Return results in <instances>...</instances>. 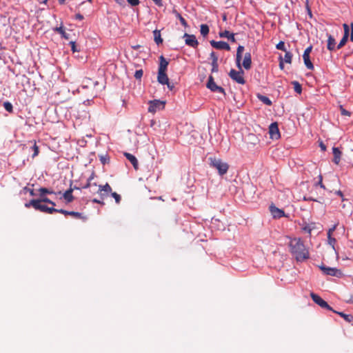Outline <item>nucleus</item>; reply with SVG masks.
<instances>
[{
  "label": "nucleus",
  "mask_w": 353,
  "mask_h": 353,
  "mask_svg": "<svg viewBox=\"0 0 353 353\" xmlns=\"http://www.w3.org/2000/svg\"><path fill=\"white\" fill-rule=\"evenodd\" d=\"M290 252L298 261H303L309 259L310 254L305 247L303 241L298 238L292 239L289 244Z\"/></svg>",
  "instance_id": "obj_1"
},
{
  "label": "nucleus",
  "mask_w": 353,
  "mask_h": 353,
  "mask_svg": "<svg viewBox=\"0 0 353 353\" xmlns=\"http://www.w3.org/2000/svg\"><path fill=\"white\" fill-rule=\"evenodd\" d=\"M210 166L216 168L220 175H223L228 172L229 165L221 159L210 157Z\"/></svg>",
  "instance_id": "obj_2"
},
{
  "label": "nucleus",
  "mask_w": 353,
  "mask_h": 353,
  "mask_svg": "<svg viewBox=\"0 0 353 353\" xmlns=\"http://www.w3.org/2000/svg\"><path fill=\"white\" fill-rule=\"evenodd\" d=\"M239 71H236L234 69H231L229 72L230 77L236 83L239 84H245V81L243 77V71L241 70V68Z\"/></svg>",
  "instance_id": "obj_3"
},
{
  "label": "nucleus",
  "mask_w": 353,
  "mask_h": 353,
  "mask_svg": "<svg viewBox=\"0 0 353 353\" xmlns=\"http://www.w3.org/2000/svg\"><path fill=\"white\" fill-rule=\"evenodd\" d=\"M112 189L109 183H106L105 185H100L98 186L96 191L99 194L100 199L104 200L107 198L110 193H112Z\"/></svg>",
  "instance_id": "obj_4"
},
{
  "label": "nucleus",
  "mask_w": 353,
  "mask_h": 353,
  "mask_svg": "<svg viewBox=\"0 0 353 353\" xmlns=\"http://www.w3.org/2000/svg\"><path fill=\"white\" fill-rule=\"evenodd\" d=\"M206 87L208 89H210L212 92H219V93L223 94V95H225V90L222 87L219 86L215 83V82L214 81V78L211 75L208 78V81L207 82Z\"/></svg>",
  "instance_id": "obj_5"
},
{
  "label": "nucleus",
  "mask_w": 353,
  "mask_h": 353,
  "mask_svg": "<svg viewBox=\"0 0 353 353\" xmlns=\"http://www.w3.org/2000/svg\"><path fill=\"white\" fill-rule=\"evenodd\" d=\"M165 107V102L160 100H153L149 102L148 112L155 113L157 110H163Z\"/></svg>",
  "instance_id": "obj_6"
},
{
  "label": "nucleus",
  "mask_w": 353,
  "mask_h": 353,
  "mask_svg": "<svg viewBox=\"0 0 353 353\" xmlns=\"http://www.w3.org/2000/svg\"><path fill=\"white\" fill-rule=\"evenodd\" d=\"M25 207L29 208L32 207L36 210H39L42 212H46L48 206L40 203V201H35L34 199L30 200L28 203H25Z\"/></svg>",
  "instance_id": "obj_7"
},
{
  "label": "nucleus",
  "mask_w": 353,
  "mask_h": 353,
  "mask_svg": "<svg viewBox=\"0 0 353 353\" xmlns=\"http://www.w3.org/2000/svg\"><path fill=\"white\" fill-rule=\"evenodd\" d=\"M310 296L312 299V301L319 305L321 307L327 309L328 310L332 311L333 309L332 307H330L328 303L324 301L321 297H320L316 294H314V292H312L310 294Z\"/></svg>",
  "instance_id": "obj_8"
},
{
  "label": "nucleus",
  "mask_w": 353,
  "mask_h": 353,
  "mask_svg": "<svg viewBox=\"0 0 353 353\" xmlns=\"http://www.w3.org/2000/svg\"><path fill=\"white\" fill-rule=\"evenodd\" d=\"M320 269L326 275L341 277L343 275L342 272L335 268L326 267L325 265L320 266Z\"/></svg>",
  "instance_id": "obj_9"
},
{
  "label": "nucleus",
  "mask_w": 353,
  "mask_h": 353,
  "mask_svg": "<svg viewBox=\"0 0 353 353\" xmlns=\"http://www.w3.org/2000/svg\"><path fill=\"white\" fill-rule=\"evenodd\" d=\"M269 134L272 139L277 140L281 137L278 123L276 122L271 123L269 126Z\"/></svg>",
  "instance_id": "obj_10"
},
{
  "label": "nucleus",
  "mask_w": 353,
  "mask_h": 353,
  "mask_svg": "<svg viewBox=\"0 0 353 353\" xmlns=\"http://www.w3.org/2000/svg\"><path fill=\"white\" fill-rule=\"evenodd\" d=\"M211 46L218 50H230V47L229 44L225 41H216L214 40L210 41Z\"/></svg>",
  "instance_id": "obj_11"
},
{
  "label": "nucleus",
  "mask_w": 353,
  "mask_h": 353,
  "mask_svg": "<svg viewBox=\"0 0 353 353\" xmlns=\"http://www.w3.org/2000/svg\"><path fill=\"white\" fill-rule=\"evenodd\" d=\"M183 37L185 38V41L186 45L192 48H196L198 46L199 43L194 35L185 33Z\"/></svg>",
  "instance_id": "obj_12"
},
{
  "label": "nucleus",
  "mask_w": 353,
  "mask_h": 353,
  "mask_svg": "<svg viewBox=\"0 0 353 353\" xmlns=\"http://www.w3.org/2000/svg\"><path fill=\"white\" fill-rule=\"evenodd\" d=\"M270 210L272 216L275 219H279L285 216V212L283 210L276 208L275 205H270Z\"/></svg>",
  "instance_id": "obj_13"
},
{
  "label": "nucleus",
  "mask_w": 353,
  "mask_h": 353,
  "mask_svg": "<svg viewBox=\"0 0 353 353\" xmlns=\"http://www.w3.org/2000/svg\"><path fill=\"white\" fill-rule=\"evenodd\" d=\"M157 81L159 83L165 85L169 81L166 71L158 70Z\"/></svg>",
  "instance_id": "obj_14"
},
{
  "label": "nucleus",
  "mask_w": 353,
  "mask_h": 353,
  "mask_svg": "<svg viewBox=\"0 0 353 353\" xmlns=\"http://www.w3.org/2000/svg\"><path fill=\"white\" fill-rule=\"evenodd\" d=\"M75 189H78V188L74 187V188H72L70 186V188L68 190H67L63 193V198L65 199V200L66 201L67 203H71L74 200V196L72 195V192Z\"/></svg>",
  "instance_id": "obj_15"
},
{
  "label": "nucleus",
  "mask_w": 353,
  "mask_h": 353,
  "mask_svg": "<svg viewBox=\"0 0 353 353\" xmlns=\"http://www.w3.org/2000/svg\"><path fill=\"white\" fill-rule=\"evenodd\" d=\"M252 65V57L250 52L245 53L243 61V66L245 70H249Z\"/></svg>",
  "instance_id": "obj_16"
},
{
  "label": "nucleus",
  "mask_w": 353,
  "mask_h": 353,
  "mask_svg": "<svg viewBox=\"0 0 353 353\" xmlns=\"http://www.w3.org/2000/svg\"><path fill=\"white\" fill-rule=\"evenodd\" d=\"M124 156L127 158L128 160H129L130 161V163L132 164L135 170H138L139 165H138V161H137V158L134 155H132L130 153H128V152H125Z\"/></svg>",
  "instance_id": "obj_17"
},
{
  "label": "nucleus",
  "mask_w": 353,
  "mask_h": 353,
  "mask_svg": "<svg viewBox=\"0 0 353 353\" xmlns=\"http://www.w3.org/2000/svg\"><path fill=\"white\" fill-rule=\"evenodd\" d=\"M332 152L334 155L333 161L334 163L338 165L341 161V152L338 148L334 147L332 148Z\"/></svg>",
  "instance_id": "obj_18"
},
{
  "label": "nucleus",
  "mask_w": 353,
  "mask_h": 353,
  "mask_svg": "<svg viewBox=\"0 0 353 353\" xmlns=\"http://www.w3.org/2000/svg\"><path fill=\"white\" fill-rule=\"evenodd\" d=\"M219 37H222V38H228L232 42H236V39L234 38V34L230 33L228 30H224L223 32H220Z\"/></svg>",
  "instance_id": "obj_19"
},
{
  "label": "nucleus",
  "mask_w": 353,
  "mask_h": 353,
  "mask_svg": "<svg viewBox=\"0 0 353 353\" xmlns=\"http://www.w3.org/2000/svg\"><path fill=\"white\" fill-rule=\"evenodd\" d=\"M159 65L158 70L166 71L168 65V61L164 58L163 55L159 57Z\"/></svg>",
  "instance_id": "obj_20"
},
{
  "label": "nucleus",
  "mask_w": 353,
  "mask_h": 353,
  "mask_svg": "<svg viewBox=\"0 0 353 353\" xmlns=\"http://www.w3.org/2000/svg\"><path fill=\"white\" fill-rule=\"evenodd\" d=\"M327 48L330 51H332L336 48V41L330 34L328 35Z\"/></svg>",
  "instance_id": "obj_21"
},
{
  "label": "nucleus",
  "mask_w": 353,
  "mask_h": 353,
  "mask_svg": "<svg viewBox=\"0 0 353 353\" xmlns=\"http://www.w3.org/2000/svg\"><path fill=\"white\" fill-rule=\"evenodd\" d=\"M244 50V47L242 46H239L236 50V64L239 68H241V60L242 59V53Z\"/></svg>",
  "instance_id": "obj_22"
},
{
  "label": "nucleus",
  "mask_w": 353,
  "mask_h": 353,
  "mask_svg": "<svg viewBox=\"0 0 353 353\" xmlns=\"http://www.w3.org/2000/svg\"><path fill=\"white\" fill-rule=\"evenodd\" d=\"M332 312L338 314L339 316H341L342 318H343L345 321H347L348 323H351L353 321V316L351 314H346L341 312H336L334 310H333Z\"/></svg>",
  "instance_id": "obj_23"
},
{
  "label": "nucleus",
  "mask_w": 353,
  "mask_h": 353,
  "mask_svg": "<svg viewBox=\"0 0 353 353\" xmlns=\"http://www.w3.org/2000/svg\"><path fill=\"white\" fill-rule=\"evenodd\" d=\"M303 58L306 68L309 70H313L314 65L310 59V55L303 54Z\"/></svg>",
  "instance_id": "obj_24"
},
{
  "label": "nucleus",
  "mask_w": 353,
  "mask_h": 353,
  "mask_svg": "<svg viewBox=\"0 0 353 353\" xmlns=\"http://www.w3.org/2000/svg\"><path fill=\"white\" fill-rule=\"evenodd\" d=\"M153 35H154V40L155 43L157 45H159L160 43H162L163 39L161 37V32L160 30H155L153 31Z\"/></svg>",
  "instance_id": "obj_25"
},
{
  "label": "nucleus",
  "mask_w": 353,
  "mask_h": 353,
  "mask_svg": "<svg viewBox=\"0 0 353 353\" xmlns=\"http://www.w3.org/2000/svg\"><path fill=\"white\" fill-rule=\"evenodd\" d=\"M69 215L72 216L74 219H82L83 221L87 220L86 216H85L83 214L78 212L70 211Z\"/></svg>",
  "instance_id": "obj_26"
},
{
  "label": "nucleus",
  "mask_w": 353,
  "mask_h": 353,
  "mask_svg": "<svg viewBox=\"0 0 353 353\" xmlns=\"http://www.w3.org/2000/svg\"><path fill=\"white\" fill-rule=\"evenodd\" d=\"M54 30L61 34L62 37H63L64 39H69V34L65 32L63 26L57 27L54 29Z\"/></svg>",
  "instance_id": "obj_27"
},
{
  "label": "nucleus",
  "mask_w": 353,
  "mask_h": 353,
  "mask_svg": "<svg viewBox=\"0 0 353 353\" xmlns=\"http://www.w3.org/2000/svg\"><path fill=\"white\" fill-rule=\"evenodd\" d=\"M38 191H39L40 196H43L47 194H55L54 191H52V190H50L48 188H40L38 190Z\"/></svg>",
  "instance_id": "obj_28"
},
{
  "label": "nucleus",
  "mask_w": 353,
  "mask_h": 353,
  "mask_svg": "<svg viewBox=\"0 0 353 353\" xmlns=\"http://www.w3.org/2000/svg\"><path fill=\"white\" fill-rule=\"evenodd\" d=\"M258 99L261 101L263 102L264 104L265 105H272V101L271 100L266 96H264V95H261V94H258Z\"/></svg>",
  "instance_id": "obj_29"
},
{
  "label": "nucleus",
  "mask_w": 353,
  "mask_h": 353,
  "mask_svg": "<svg viewBox=\"0 0 353 353\" xmlns=\"http://www.w3.org/2000/svg\"><path fill=\"white\" fill-rule=\"evenodd\" d=\"M292 84L294 85V91L298 94H301L302 92L301 85L296 81H292Z\"/></svg>",
  "instance_id": "obj_30"
},
{
  "label": "nucleus",
  "mask_w": 353,
  "mask_h": 353,
  "mask_svg": "<svg viewBox=\"0 0 353 353\" xmlns=\"http://www.w3.org/2000/svg\"><path fill=\"white\" fill-rule=\"evenodd\" d=\"M35 201H40V203H50L52 205L54 206L55 205V203L53 202L52 201H51L50 199H49L48 197H46L45 195L43 196H40V199H34Z\"/></svg>",
  "instance_id": "obj_31"
},
{
  "label": "nucleus",
  "mask_w": 353,
  "mask_h": 353,
  "mask_svg": "<svg viewBox=\"0 0 353 353\" xmlns=\"http://www.w3.org/2000/svg\"><path fill=\"white\" fill-rule=\"evenodd\" d=\"M209 27L208 25L206 24H202L201 25V30H200V32H201V34L203 36V37H205L206 35H208V34L209 33Z\"/></svg>",
  "instance_id": "obj_32"
},
{
  "label": "nucleus",
  "mask_w": 353,
  "mask_h": 353,
  "mask_svg": "<svg viewBox=\"0 0 353 353\" xmlns=\"http://www.w3.org/2000/svg\"><path fill=\"white\" fill-rule=\"evenodd\" d=\"M292 59V54L290 52H285L284 58L283 59V61H285L287 63H291Z\"/></svg>",
  "instance_id": "obj_33"
},
{
  "label": "nucleus",
  "mask_w": 353,
  "mask_h": 353,
  "mask_svg": "<svg viewBox=\"0 0 353 353\" xmlns=\"http://www.w3.org/2000/svg\"><path fill=\"white\" fill-rule=\"evenodd\" d=\"M327 241H328L329 245H330L332 246V248H333V250H334L335 252H336V250L335 249V244L336 242V239L332 237V236H327Z\"/></svg>",
  "instance_id": "obj_34"
},
{
  "label": "nucleus",
  "mask_w": 353,
  "mask_h": 353,
  "mask_svg": "<svg viewBox=\"0 0 353 353\" xmlns=\"http://www.w3.org/2000/svg\"><path fill=\"white\" fill-rule=\"evenodd\" d=\"M347 39H348V37L346 36V35H343V38L341 39V40L340 41L339 43L338 44L336 48L337 49H340L343 46H344L345 45V43H347Z\"/></svg>",
  "instance_id": "obj_35"
},
{
  "label": "nucleus",
  "mask_w": 353,
  "mask_h": 353,
  "mask_svg": "<svg viewBox=\"0 0 353 353\" xmlns=\"http://www.w3.org/2000/svg\"><path fill=\"white\" fill-rule=\"evenodd\" d=\"M3 107L6 109V110L8 111V112H12L13 106L10 102H9V101L4 102Z\"/></svg>",
  "instance_id": "obj_36"
},
{
  "label": "nucleus",
  "mask_w": 353,
  "mask_h": 353,
  "mask_svg": "<svg viewBox=\"0 0 353 353\" xmlns=\"http://www.w3.org/2000/svg\"><path fill=\"white\" fill-rule=\"evenodd\" d=\"M34 141V145L32 147V149L33 150V154H32V158H34L35 157H37L38 154H39V147L37 145V143L35 141Z\"/></svg>",
  "instance_id": "obj_37"
},
{
  "label": "nucleus",
  "mask_w": 353,
  "mask_h": 353,
  "mask_svg": "<svg viewBox=\"0 0 353 353\" xmlns=\"http://www.w3.org/2000/svg\"><path fill=\"white\" fill-rule=\"evenodd\" d=\"M110 194L112 195V196L114 199L115 200V202L117 203V204H119L120 202H121V196L117 194V192H112L110 193Z\"/></svg>",
  "instance_id": "obj_38"
},
{
  "label": "nucleus",
  "mask_w": 353,
  "mask_h": 353,
  "mask_svg": "<svg viewBox=\"0 0 353 353\" xmlns=\"http://www.w3.org/2000/svg\"><path fill=\"white\" fill-rule=\"evenodd\" d=\"M276 49L278 50H283L284 52H286V48L285 47V43L282 41H279L276 46Z\"/></svg>",
  "instance_id": "obj_39"
},
{
  "label": "nucleus",
  "mask_w": 353,
  "mask_h": 353,
  "mask_svg": "<svg viewBox=\"0 0 353 353\" xmlns=\"http://www.w3.org/2000/svg\"><path fill=\"white\" fill-rule=\"evenodd\" d=\"M176 17L179 19L181 23L184 27H187L188 26L187 21H185V19L179 13L176 12Z\"/></svg>",
  "instance_id": "obj_40"
},
{
  "label": "nucleus",
  "mask_w": 353,
  "mask_h": 353,
  "mask_svg": "<svg viewBox=\"0 0 353 353\" xmlns=\"http://www.w3.org/2000/svg\"><path fill=\"white\" fill-rule=\"evenodd\" d=\"M92 187L98 188V186L97 185V184L95 183H92L91 181H90V180H88V182L86 183V184L84 186H83V189L91 188Z\"/></svg>",
  "instance_id": "obj_41"
},
{
  "label": "nucleus",
  "mask_w": 353,
  "mask_h": 353,
  "mask_svg": "<svg viewBox=\"0 0 353 353\" xmlns=\"http://www.w3.org/2000/svg\"><path fill=\"white\" fill-rule=\"evenodd\" d=\"M219 70V65H218V61L215 62H212V70H211V72H217Z\"/></svg>",
  "instance_id": "obj_42"
},
{
  "label": "nucleus",
  "mask_w": 353,
  "mask_h": 353,
  "mask_svg": "<svg viewBox=\"0 0 353 353\" xmlns=\"http://www.w3.org/2000/svg\"><path fill=\"white\" fill-rule=\"evenodd\" d=\"M143 70H138L134 73V77L136 79H141L143 76Z\"/></svg>",
  "instance_id": "obj_43"
},
{
  "label": "nucleus",
  "mask_w": 353,
  "mask_h": 353,
  "mask_svg": "<svg viewBox=\"0 0 353 353\" xmlns=\"http://www.w3.org/2000/svg\"><path fill=\"white\" fill-rule=\"evenodd\" d=\"M100 161L103 164H105L109 162V158L107 155H100Z\"/></svg>",
  "instance_id": "obj_44"
},
{
  "label": "nucleus",
  "mask_w": 353,
  "mask_h": 353,
  "mask_svg": "<svg viewBox=\"0 0 353 353\" xmlns=\"http://www.w3.org/2000/svg\"><path fill=\"white\" fill-rule=\"evenodd\" d=\"M319 180L316 183V185H319L321 188L325 189V185L323 183V176L320 174L319 176Z\"/></svg>",
  "instance_id": "obj_45"
},
{
  "label": "nucleus",
  "mask_w": 353,
  "mask_h": 353,
  "mask_svg": "<svg viewBox=\"0 0 353 353\" xmlns=\"http://www.w3.org/2000/svg\"><path fill=\"white\" fill-rule=\"evenodd\" d=\"M340 110H341V113L342 115H344V116H347V117H350V112L347 110H346L345 109H344L343 108V106H340Z\"/></svg>",
  "instance_id": "obj_46"
},
{
  "label": "nucleus",
  "mask_w": 353,
  "mask_h": 353,
  "mask_svg": "<svg viewBox=\"0 0 353 353\" xmlns=\"http://www.w3.org/2000/svg\"><path fill=\"white\" fill-rule=\"evenodd\" d=\"M128 3L132 6H137L139 4V0H127Z\"/></svg>",
  "instance_id": "obj_47"
},
{
  "label": "nucleus",
  "mask_w": 353,
  "mask_h": 353,
  "mask_svg": "<svg viewBox=\"0 0 353 353\" xmlns=\"http://www.w3.org/2000/svg\"><path fill=\"white\" fill-rule=\"evenodd\" d=\"M343 28H344V35H346V36L349 37L350 28H349L348 25L346 24V23H344L343 25Z\"/></svg>",
  "instance_id": "obj_48"
},
{
  "label": "nucleus",
  "mask_w": 353,
  "mask_h": 353,
  "mask_svg": "<svg viewBox=\"0 0 353 353\" xmlns=\"http://www.w3.org/2000/svg\"><path fill=\"white\" fill-rule=\"evenodd\" d=\"M337 224L334 225L331 228H330L327 231V236H332L334 231L336 230Z\"/></svg>",
  "instance_id": "obj_49"
},
{
  "label": "nucleus",
  "mask_w": 353,
  "mask_h": 353,
  "mask_svg": "<svg viewBox=\"0 0 353 353\" xmlns=\"http://www.w3.org/2000/svg\"><path fill=\"white\" fill-rule=\"evenodd\" d=\"M210 58L212 59V62H216L218 61V57L216 55L215 52H212L210 53Z\"/></svg>",
  "instance_id": "obj_50"
},
{
  "label": "nucleus",
  "mask_w": 353,
  "mask_h": 353,
  "mask_svg": "<svg viewBox=\"0 0 353 353\" xmlns=\"http://www.w3.org/2000/svg\"><path fill=\"white\" fill-rule=\"evenodd\" d=\"M70 45L71 46V49L73 52H78L79 50L76 48L75 41H70Z\"/></svg>",
  "instance_id": "obj_51"
},
{
  "label": "nucleus",
  "mask_w": 353,
  "mask_h": 353,
  "mask_svg": "<svg viewBox=\"0 0 353 353\" xmlns=\"http://www.w3.org/2000/svg\"><path fill=\"white\" fill-rule=\"evenodd\" d=\"M54 212H57V209L54 208L48 207L46 213L53 214Z\"/></svg>",
  "instance_id": "obj_52"
},
{
  "label": "nucleus",
  "mask_w": 353,
  "mask_h": 353,
  "mask_svg": "<svg viewBox=\"0 0 353 353\" xmlns=\"http://www.w3.org/2000/svg\"><path fill=\"white\" fill-rule=\"evenodd\" d=\"M92 203H99V204H101V205H104V202H103V200H101V199H93L92 200Z\"/></svg>",
  "instance_id": "obj_53"
},
{
  "label": "nucleus",
  "mask_w": 353,
  "mask_h": 353,
  "mask_svg": "<svg viewBox=\"0 0 353 353\" xmlns=\"http://www.w3.org/2000/svg\"><path fill=\"white\" fill-rule=\"evenodd\" d=\"M312 46H310L309 47H307L304 52H303V54H307V55H310V52H312Z\"/></svg>",
  "instance_id": "obj_54"
},
{
  "label": "nucleus",
  "mask_w": 353,
  "mask_h": 353,
  "mask_svg": "<svg viewBox=\"0 0 353 353\" xmlns=\"http://www.w3.org/2000/svg\"><path fill=\"white\" fill-rule=\"evenodd\" d=\"M57 212L63 214L64 215H69V214H70V211H67V210H63V209H60V210L57 209Z\"/></svg>",
  "instance_id": "obj_55"
},
{
  "label": "nucleus",
  "mask_w": 353,
  "mask_h": 353,
  "mask_svg": "<svg viewBox=\"0 0 353 353\" xmlns=\"http://www.w3.org/2000/svg\"><path fill=\"white\" fill-rule=\"evenodd\" d=\"M24 190L29 192L31 196H35V193L33 189H29L27 187L24 188Z\"/></svg>",
  "instance_id": "obj_56"
},
{
  "label": "nucleus",
  "mask_w": 353,
  "mask_h": 353,
  "mask_svg": "<svg viewBox=\"0 0 353 353\" xmlns=\"http://www.w3.org/2000/svg\"><path fill=\"white\" fill-rule=\"evenodd\" d=\"M279 59H280V62H279V68L283 70V68H284V64H283V58L281 56H280L279 57Z\"/></svg>",
  "instance_id": "obj_57"
},
{
  "label": "nucleus",
  "mask_w": 353,
  "mask_h": 353,
  "mask_svg": "<svg viewBox=\"0 0 353 353\" xmlns=\"http://www.w3.org/2000/svg\"><path fill=\"white\" fill-rule=\"evenodd\" d=\"M156 5L161 7L163 6L162 0H152Z\"/></svg>",
  "instance_id": "obj_58"
},
{
  "label": "nucleus",
  "mask_w": 353,
  "mask_h": 353,
  "mask_svg": "<svg viewBox=\"0 0 353 353\" xmlns=\"http://www.w3.org/2000/svg\"><path fill=\"white\" fill-rule=\"evenodd\" d=\"M319 146H320V148H321L322 151H325L326 150V146H325V145L322 141L320 142Z\"/></svg>",
  "instance_id": "obj_59"
},
{
  "label": "nucleus",
  "mask_w": 353,
  "mask_h": 353,
  "mask_svg": "<svg viewBox=\"0 0 353 353\" xmlns=\"http://www.w3.org/2000/svg\"><path fill=\"white\" fill-rule=\"evenodd\" d=\"M347 302L353 303V294L347 296Z\"/></svg>",
  "instance_id": "obj_60"
},
{
  "label": "nucleus",
  "mask_w": 353,
  "mask_h": 353,
  "mask_svg": "<svg viewBox=\"0 0 353 353\" xmlns=\"http://www.w3.org/2000/svg\"><path fill=\"white\" fill-rule=\"evenodd\" d=\"M75 19H78V20H82V19H83V16L82 14L78 13L75 15Z\"/></svg>",
  "instance_id": "obj_61"
},
{
  "label": "nucleus",
  "mask_w": 353,
  "mask_h": 353,
  "mask_svg": "<svg viewBox=\"0 0 353 353\" xmlns=\"http://www.w3.org/2000/svg\"><path fill=\"white\" fill-rule=\"evenodd\" d=\"M351 34H350V41H353V23H351Z\"/></svg>",
  "instance_id": "obj_62"
},
{
  "label": "nucleus",
  "mask_w": 353,
  "mask_h": 353,
  "mask_svg": "<svg viewBox=\"0 0 353 353\" xmlns=\"http://www.w3.org/2000/svg\"><path fill=\"white\" fill-rule=\"evenodd\" d=\"M165 85H167L168 88L172 90L173 88H174V85L173 84H171L169 81H168V83H165Z\"/></svg>",
  "instance_id": "obj_63"
},
{
  "label": "nucleus",
  "mask_w": 353,
  "mask_h": 353,
  "mask_svg": "<svg viewBox=\"0 0 353 353\" xmlns=\"http://www.w3.org/2000/svg\"><path fill=\"white\" fill-rule=\"evenodd\" d=\"M304 199L305 201H316V199H313V198H312V197H308V198H307V197L304 196V199Z\"/></svg>",
  "instance_id": "obj_64"
}]
</instances>
